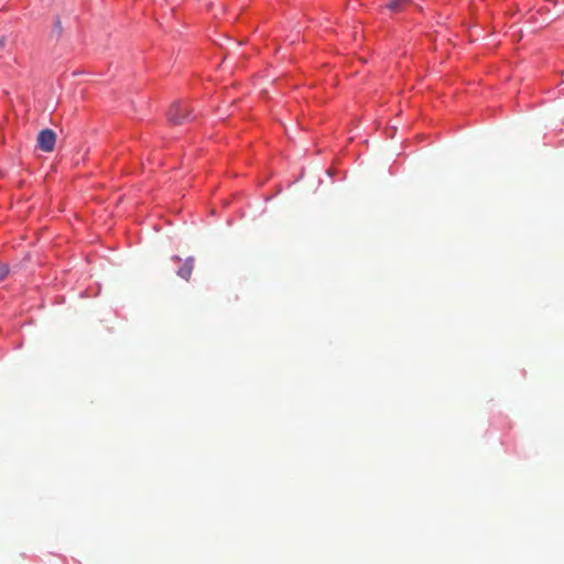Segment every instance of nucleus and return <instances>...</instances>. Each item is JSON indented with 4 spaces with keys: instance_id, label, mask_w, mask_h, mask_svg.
I'll use <instances>...</instances> for the list:
<instances>
[{
    "instance_id": "obj_1",
    "label": "nucleus",
    "mask_w": 564,
    "mask_h": 564,
    "mask_svg": "<svg viewBox=\"0 0 564 564\" xmlns=\"http://www.w3.org/2000/svg\"><path fill=\"white\" fill-rule=\"evenodd\" d=\"M191 109L184 102H174L169 111L167 119L174 124H182L189 119Z\"/></svg>"
},
{
    "instance_id": "obj_4",
    "label": "nucleus",
    "mask_w": 564,
    "mask_h": 564,
    "mask_svg": "<svg viewBox=\"0 0 564 564\" xmlns=\"http://www.w3.org/2000/svg\"><path fill=\"white\" fill-rule=\"evenodd\" d=\"M410 4V0H391L387 8L392 12H401Z\"/></svg>"
},
{
    "instance_id": "obj_3",
    "label": "nucleus",
    "mask_w": 564,
    "mask_h": 564,
    "mask_svg": "<svg viewBox=\"0 0 564 564\" xmlns=\"http://www.w3.org/2000/svg\"><path fill=\"white\" fill-rule=\"evenodd\" d=\"M194 269V258L189 257L185 260L184 264L178 269L177 275L184 280H189Z\"/></svg>"
},
{
    "instance_id": "obj_7",
    "label": "nucleus",
    "mask_w": 564,
    "mask_h": 564,
    "mask_svg": "<svg viewBox=\"0 0 564 564\" xmlns=\"http://www.w3.org/2000/svg\"><path fill=\"white\" fill-rule=\"evenodd\" d=\"M6 44H7V36L2 35L0 37V51L4 48Z\"/></svg>"
},
{
    "instance_id": "obj_6",
    "label": "nucleus",
    "mask_w": 564,
    "mask_h": 564,
    "mask_svg": "<svg viewBox=\"0 0 564 564\" xmlns=\"http://www.w3.org/2000/svg\"><path fill=\"white\" fill-rule=\"evenodd\" d=\"M9 273V268L6 263L0 262V281H2Z\"/></svg>"
},
{
    "instance_id": "obj_2",
    "label": "nucleus",
    "mask_w": 564,
    "mask_h": 564,
    "mask_svg": "<svg viewBox=\"0 0 564 564\" xmlns=\"http://www.w3.org/2000/svg\"><path fill=\"white\" fill-rule=\"evenodd\" d=\"M37 147L43 152H53L56 143V133L52 129H43L37 134Z\"/></svg>"
},
{
    "instance_id": "obj_5",
    "label": "nucleus",
    "mask_w": 564,
    "mask_h": 564,
    "mask_svg": "<svg viewBox=\"0 0 564 564\" xmlns=\"http://www.w3.org/2000/svg\"><path fill=\"white\" fill-rule=\"evenodd\" d=\"M54 32H56L57 36H61L63 32L62 21L58 17L55 19L54 22Z\"/></svg>"
}]
</instances>
